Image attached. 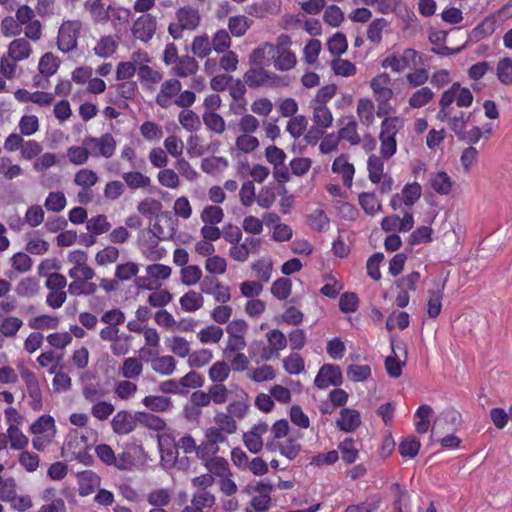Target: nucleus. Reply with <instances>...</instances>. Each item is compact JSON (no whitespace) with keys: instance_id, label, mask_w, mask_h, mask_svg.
Here are the masks:
<instances>
[{"instance_id":"obj_1","label":"nucleus","mask_w":512,"mask_h":512,"mask_svg":"<svg viewBox=\"0 0 512 512\" xmlns=\"http://www.w3.org/2000/svg\"><path fill=\"white\" fill-rule=\"evenodd\" d=\"M81 24L77 21L64 22L58 32L57 46L64 53L74 50L80 33Z\"/></svg>"},{"instance_id":"obj_2","label":"nucleus","mask_w":512,"mask_h":512,"mask_svg":"<svg viewBox=\"0 0 512 512\" xmlns=\"http://www.w3.org/2000/svg\"><path fill=\"white\" fill-rule=\"evenodd\" d=\"M83 145L88 147L90 154L94 157L101 155L105 158H110L115 152L116 141L110 133H106L99 138H85Z\"/></svg>"},{"instance_id":"obj_3","label":"nucleus","mask_w":512,"mask_h":512,"mask_svg":"<svg viewBox=\"0 0 512 512\" xmlns=\"http://www.w3.org/2000/svg\"><path fill=\"white\" fill-rule=\"evenodd\" d=\"M343 383L342 371L338 365L324 364L315 377L314 384L319 389L328 385L340 386Z\"/></svg>"},{"instance_id":"obj_4","label":"nucleus","mask_w":512,"mask_h":512,"mask_svg":"<svg viewBox=\"0 0 512 512\" xmlns=\"http://www.w3.org/2000/svg\"><path fill=\"white\" fill-rule=\"evenodd\" d=\"M156 31V18L151 14L140 16L132 27V33L143 42L149 41Z\"/></svg>"},{"instance_id":"obj_5","label":"nucleus","mask_w":512,"mask_h":512,"mask_svg":"<svg viewBox=\"0 0 512 512\" xmlns=\"http://www.w3.org/2000/svg\"><path fill=\"white\" fill-rule=\"evenodd\" d=\"M158 446L161 453V462L165 466L172 467L179 455L174 437L171 434L159 435Z\"/></svg>"},{"instance_id":"obj_6","label":"nucleus","mask_w":512,"mask_h":512,"mask_svg":"<svg viewBox=\"0 0 512 512\" xmlns=\"http://www.w3.org/2000/svg\"><path fill=\"white\" fill-rule=\"evenodd\" d=\"M265 47L269 48V53H271L272 58H275L274 66L277 70L287 71L295 66L296 56L290 50L284 48L280 49L271 44H266Z\"/></svg>"},{"instance_id":"obj_7","label":"nucleus","mask_w":512,"mask_h":512,"mask_svg":"<svg viewBox=\"0 0 512 512\" xmlns=\"http://www.w3.org/2000/svg\"><path fill=\"white\" fill-rule=\"evenodd\" d=\"M182 88L178 79H169L162 83L160 92L156 96V103L162 108H168L171 105V98L180 93Z\"/></svg>"},{"instance_id":"obj_8","label":"nucleus","mask_w":512,"mask_h":512,"mask_svg":"<svg viewBox=\"0 0 512 512\" xmlns=\"http://www.w3.org/2000/svg\"><path fill=\"white\" fill-rule=\"evenodd\" d=\"M136 414L131 415L126 410L119 411L111 421L113 431L118 435L128 434L136 427Z\"/></svg>"},{"instance_id":"obj_9","label":"nucleus","mask_w":512,"mask_h":512,"mask_svg":"<svg viewBox=\"0 0 512 512\" xmlns=\"http://www.w3.org/2000/svg\"><path fill=\"white\" fill-rule=\"evenodd\" d=\"M336 423L341 431L353 432L361 424L360 413L354 409L344 408L341 410L340 418Z\"/></svg>"},{"instance_id":"obj_10","label":"nucleus","mask_w":512,"mask_h":512,"mask_svg":"<svg viewBox=\"0 0 512 512\" xmlns=\"http://www.w3.org/2000/svg\"><path fill=\"white\" fill-rule=\"evenodd\" d=\"M178 22L186 30H194L200 23V14L198 9L192 6H184L176 11Z\"/></svg>"},{"instance_id":"obj_11","label":"nucleus","mask_w":512,"mask_h":512,"mask_svg":"<svg viewBox=\"0 0 512 512\" xmlns=\"http://www.w3.org/2000/svg\"><path fill=\"white\" fill-rule=\"evenodd\" d=\"M461 415L453 409H448L438 416L432 426V433H442L446 430V426L449 425L450 429H454L460 422Z\"/></svg>"},{"instance_id":"obj_12","label":"nucleus","mask_w":512,"mask_h":512,"mask_svg":"<svg viewBox=\"0 0 512 512\" xmlns=\"http://www.w3.org/2000/svg\"><path fill=\"white\" fill-rule=\"evenodd\" d=\"M199 65L194 57L185 55L179 57L175 62V66L172 67L171 73L175 76L186 78L190 75H194L198 71Z\"/></svg>"},{"instance_id":"obj_13","label":"nucleus","mask_w":512,"mask_h":512,"mask_svg":"<svg viewBox=\"0 0 512 512\" xmlns=\"http://www.w3.org/2000/svg\"><path fill=\"white\" fill-rule=\"evenodd\" d=\"M447 278L443 281L442 285H436V290H429L428 291V301H427V314L430 318H436L442 308V299H443V290L445 288Z\"/></svg>"},{"instance_id":"obj_14","label":"nucleus","mask_w":512,"mask_h":512,"mask_svg":"<svg viewBox=\"0 0 512 512\" xmlns=\"http://www.w3.org/2000/svg\"><path fill=\"white\" fill-rule=\"evenodd\" d=\"M429 184L436 193L448 195L452 191L454 182L446 172L439 171L430 175Z\"/></svg>"},{"instance_id":"obj_15","label":"nucleus","mask_w":512,"mask_h":512,"mask_svg":"<svg viewBox=\"0 0 512 512\" xmlns=\"http://www.w3.org/2000/svg\"><path fill=\"white\" fill-rule=\"evenodd\" d=\"M391 348H392V351H393V355H390L388 357H386L385 359V369L387 371V374L392 377V378H399L402 374V367L405 366L406 364V358H407V349H406V346L404 345L403 347V350H404V355H405V360L404 361H400L396 352H395V346H394V340L391 339Z\"/></svg>"},{"instance_id":"obj_16","label":"nucleus","mask_w":512,"mask_h":512,"mask_svg":"<svg viewBox=\"0 0 512 512\" xmlns=\"http://www.w3.org/2000/svg\"><path fill=\"white\" fill-rule=\"evenodd\" d=\"M79 494L81 496L90 495L100 483V478L92 471H84L78 474Z\"/></svg>"},{"instance_id":"obj_17","label":"nucleus","mask_w":512,"mask_h":512,"mask_svg":"<svg viewBox=\"0 0 512 512\" xmlns=\"http://www.w3.org/2000/svg\"><path fill=\"white\" fill-rule=\"evenodd\" d=\"M8 54L14 61L28 58L31 54L30 43L24 38L15 39L9 45Z\"/></svg>"},{"instance_id":"obj_18","label":"nucleus","mask_w":512,"mask_h":512,"mask_svg":"<svg viewBox=\"0 0 512 512\" xmlns=\"http://www.w3.org/2000/svg\"><path fill=\"white\" fill-rule=\"evenodd\" d=\"M270 77L271 73L262 67L250 68L245 73L244 80L249 87L256 88L269 81Z\"/></svg>"},{"instance_id":"obj_19","label":"nucleus","mask_w":512,"mask_h":512,"mask_svg":"<svg viewBox=\"0 0 512 512\" xmlns=\"http://www.w3.org/2000/svg\"><path fill=\"white\" fill-rule=\"evenodd\" d=\"M495 29L496 20L494 17H487L472 30L470 38L471 40L478 42L481 39L493 34Z\"/></svg>"},{"instance_id":"obj_20","label":"nucleus","mask_w":512,"mask_h":512,"mask_svg":"<svg viewBox=\"0 0 512 512\" xmlns=\"http://www.w3.org/2000/svg\"><path fill=\"white\" fill-rule=\"evenodd\" d=\"M136 420L138 423L154 431H162L166 427L164 419L147 412H136Z\"/></svg>"},{"instance_id":"obj_21","label":"nucleus","mask_w":512,"mask_h":512,"mask_svg":"<svg viewBox=\"0 0 512 512\" xmlns=\"http://www.w3.org/2000/svg\"><path fill=\"white\" fill-rule=\"evenodd\" d=\"M59 65L60 61L58 57L51 52H47L41 57L38 69L43 76L49 77L56 73Z\"/></svg>"},{"instance_id":"obj_22","label":"nucleus","mask_w":512,"mask_h":512,"mask_svg":"<svg viewBox=\"0 0 512 512\" xmlns=\"http://www.w3.org/2000/svg\"><path fill=\"white\" fill-rule=\"evenodd\" d=\"M142 403L146 408L154 412H164L172 406L171 399L165 396H146Z\"/></svg>"},{"instance_id":"obj_23","label":"nucleus","mask_w":512,"mask_h":512,"mask_svg":"<svg viewBox=\"0 0 512 512\" xmlns=\"http://www.w3.org/2000/svg\"><path fill=\"white\" fill-rule=\"evenodd\" d=\"M152 369L162 375H171L176 368V361L172 356H161L151 360Z\"/></svg>"},{"instance_id":"obj_24","label":"nucleus","mask_w":512,"mask_h":512,"mask_svg":"<svg viewBox=\"0 0 512 512\" xmlns=\"http://www.w3.org/2000/svg\"><path fill=\"white\" fill-rule=\"evenodd\" d=\"M205 466L216 476L225 477L232 475L229 469V464L223 457H212L205 461Z\"/></svg>"},{"instance_id":"obj_25","label":"nucleus","mask_w":512,"mask_h":512,"mask_svg":"<svg viewBox=\"0 0 512 512\" xmlns=\"http://www.w3.org/2000/svg\"><path fill=\"white\" fill-rule=\"evenodd\" d=\"M204 299L195 291H188L180 298V305L187 312H194L203 306Z\"/></svg>"},{"instance_id":"obj_26","label":"nucleus","mask_w":512,"mask_h":512,"mask_svg":"<svg viewBox=\"0 0 512 512\" xmlns=\"http://www.w3.org/2000/svg\"><path fill=\"white\" fill-rule=\"evenodd\" d=\"M86 228L94 235H100L110 230L111 224L106 215L100 214L87 220Z\"/></svg>"},{"instance_id":"obj_27","label":"nucleus","mask_w":512,"mask_h":512,"mask_svg":"<svg viewBox=\"0 0 512 512\" xmlns=\"http://www.w3.org/2000/svg\"><path fill=\"white\" fill-rule=\"evenodd\" d=\"M420 449V441L415 436H408L403 439L399 446L398 451L402 457L414 458Z\"/></svg>"},{"instance_id":"obj_28","label":"nucleus","mask_w":512,"mask_h":512,"mask_svg":"<svg viewBox=\"0 0 512 512\" xmlns=\"http://www.w3.org/2000/svg\"><path fill=\"white\" fill-rule=\"evenodd\" d=\"M143 370V365L139 359L135 357H129L124 360L121 374L123 377L127 379H133L141 375Z\"/></svg>"},{"instance_id":"obj_29","label":"nucleus","mask_w":512,"mask_h":512,"mask_svg":"<svg viewBox=\"0 0 512 512\" xmlns=\"http://www.w3.org/2000/svg\"><path fill=\"white\" fill-rule=\"evenodd\" d=\"M367 165L370 181L374 184L380 183L384 170L383 160L376 155H371L368 159Z\"/></svg>"},{"instance_id":"obj_30","label":"nucleus","mask_w":512,"mask_h":512,"mask_svg":"<svg viewBox=\"0 0 512 512\" xmlns=\"http://www.w3.org/2000/svg\"><path fill=\"white\" fill-rule=\"evenodd\" d=\"M329 52L334 56H341L346 52L348 48V43L346 40V36L341 33H335L327 42Z\"/></svg>"},{"instance_id":"obj_31","label":"nucleus","mask_w":512,"mask_h":512,"mask_svg":"<svg viewBox=\"0 0 512 512\" xmlns=\"http://www.w3.org/2000/svg\"><path fill=\"white\" fill-rule=\"evenodd\" d=\"M117 48V43L112 36H103L94 47V53L102 58L111 56Z\"/></svg>"},{"instance_id":"obj_32","label":"nucleus","mask_w":512,"mask_h":512,"mask_svg":"<svg viewBox=\"0 0 512 512\" xmlns=\"http://www.w3.org/2000/svg\"><path fill=\"white\" fill-rule=\"evenodd\" d=\"M161 210L162 203L153 198H145L137 206V211L146 217H157Z\"/></svg>"},{"instance_id":"obj_33","label":"nucleus","mask_w":512,"mask_h":512,"mask_svg":"<svg viewBox=\"0 0 512 512\" xmlns=\"http://www.w3.org/2000/svg\"><path fill=\"white\" fill-rule=\"evenodd\" d=\"M252 20L246 16L230 17L228 27L232 35L236 37L243 36L250 27Z\"/></svg>"},{"instance_id":"obj_34","label":"nucleus","mask_w":512,"mask_h":512,"mask_svg":"<svg viewBox=\"0 0 512 512\" xmlns=\"http://www.w3.org/2000/svg\"><path fill=\"white\" fill-rule=\"evenodd\" d=\"M292 282L290 279L282 277L278 278L271 287V293L279 300H285L291 294Z\"/></svg>"},{"instance_id":"obj_35","label":"nucleus","mask_w":512,"mask_h":512,"mask_svg":"<svg viewBox=\"0 0 512 512\" xmlns=\"http://www.w3.org/2000/svg\"><path fill=\"white\" fill-rule=\"evenodd\" d=\"M39 290V282L34 277H27L21 280L17 287L16 293L22 297H31L38 293Z\"/></svg>"},{"instance_id":"obj_36","label":"nucleus","mask_w":512,"mask_h":512,"mask_svg":"<svg viewBox=\"0 0 512 512\" xmlns=\"http://www.w3.org/2000/svg\"><path fill=\"white\" fill-rule=\"evenodd\" d=\"M388 25L384 18L374 19L368 26L367 38L374 44H379L382 39V31Z\"/></svg>"},{"instance_id":"obj_37","label":"nucleus","mask_w":512,"mask_h":512,"mask_svg":"<svg viewBox=\"0 0 512 512\" xmlns=\"http://www.w3.org/2000/svg\"><path fill=\"white\" fill-rule=\"evenodd\" d=\"M434 93L429 87H423L412 94L409 105L413 108H421L433 99Z\"/></svg>"},{"instance_id":"obj_38","label":"nucleus","mask_w":512,"mask_h":512,"mask_svg":"<svg viewBox=\"0 0 512 512\" xmlns=\"http://www.w3.org/2000/svg\"><path fill=\"white\" fill-rule=\"evenodd\" d=\"M422 187L419 183L414 182L406 184L402 189L403 202L406 206L414 205L421 197Z\"/></svg>"},{"instance_id":"obj_39","label":"nucleus","mask_w":512,"mask_h":512,"mask_svg":"<svg viewBox=\"0 0 512 512\" xmlns=\"http://www.w3.org/2000/svg\"><path fill=\"white\" fill-rule=\"evenodd\" d=\"M498 80L504 85L512 84V60L505 57L499 60L497 64Z\"/></svg>"},{"instance_id":"obj_40","label":"nucleus","mask_w":512,"mask_h":512,"mask_svg":"<svg viewBox=\"0 0 512 512\" xmlns=\"http://www.w3.org/2000/svg\"><path fill=\"white\" fill-rule=\"evenodd\" d=\"M122 178L131 189L145 188L150 184V178L141 172H127Z\"/></svg>"},{"instance_id":"obj_41","label":"nucleus","mask_w":512,"mask_h":512,"mask_svg":"<svg viewBox=\"0 0 512 512\" xmlns=\"http://www.w3.org/2000/svg\"><path fill=\"white\" fill-rule=\"evenodd\" d=\"M267 340L270 344V348L275 351V357L279 356V351L283 350L287 346V338L283 332L278 329H273L267 333Z\"/></svg>"},{"instance_id":"obj_42","label":"nucleus","mask_w":512,"mask_h":512,"mask_svg":"<svg viewBox=\"0 0 512 512\" xmlns=\"http://www.w3.org/2000/svg\"><path fill=\"white\" fill-rule=\"evenodd\" d=\"M179 122L188 131H197L201 126L199 116L192 110L181 111Z\"/></svg>"},{"instance_id":"obj_43","label":"nucleus","mask_w":512,"mask_h":512,"mask_svg":"<svg viewBox=\"0 0 512 512\" xmlns=\"http://www.w3.org/2000/svg\"><path fill=\"white\" fill-rule=\"evenodd\" d=\"M313 121L316 123V126L323 129L328 128L333 121L332 113L324 105L316 106L313 111Z\"/></svg>"},{"instance_id":"obj_44","label":"nucleus","mask_w":512,"mask_h":512,"mask_svg":"<svg viewBox=\"0 0 512 512\" xmlns=\"http://www.w3.org/2000/svg\"><path fill=\"white\" fill-rule=\"evenodd\" d=\"M90 151L87 146H72L67 150L69 161L75 165L85 164L89 158Z\"/></svg>"},{"instance_id":"obj_45","label":"nucleus","mask_w":512,"mask_h":512,"mask_svg":"<svg viewBox=\"0 0 512 512\" xmlns=\"http://www.w3.org/2000/svg\"><path fill=\"white\" fill-rule=\"evenodd\" d=\"M347 377L354 381H365L371 376V368L368 365H349L346 370Z\"/></svg>"},{"instance_id":"obj_46","label":"nucleus","mask_w":512,"mask_h":512,"mask_svg":"<svg viewBox=\"0 0 512 512\" xmlns=\"http://www.w3.org/2000/svg\"><path fill=\"white\" fill-rule=\"evenodd\" d=\"M230 373V367L224 361L214 363L209 369V377L215 383H221L226 380Z\"/></svg>"},{"instance_id":"obj_47","label":"nucleus","mask_w":512,"mask_h":512,"mask_svg":"<svg viewBox=\"0 0 512 512\" xmlns=\"http://www.w3.org/2000/svg\"><path fill=\"white\" fill-rule=\"evenodd\" d=\"M224 213L219 206H206L201 213V220L205 224L215 225L223 220Z\"/></svg>"},{"instance_id":"obj_48","label":"nucleus","mask_w":512,"mask_h":512,"mask_svg":"<svg viewBox=\"0 0 512 512\" xmlns=\"http://www.w3.org/2000/svg\"><path fill=\"white\" fill-rule=\"evenodd\" d=\"M8 438L12 449L20 450L28 445V438L15 425L9 426Z\"/></svg>"},{"instance_id":"obj_49","label":"nucleus","mask_w":512,"mask_h":512,"mask_svg":"<svg viewBox=\"0 0 512 512\" xmlns=\"http://www.w3.org/2000/svg\"><path fill=\"white\" fill-rule=\"evenodd\" d=\"M357 114L364 120L366 125H371L374 121V105L369 99H360L357 105Z\"/></svg>"},{"instance_id":"obj_50","label":"nucleus","mask_w":512,"mask_h":512,"mask_svg":"<svg viewBox=\"0 0 512 512\" xmlns=\"http://www.w3.org/2000/svg\"><path fill=\"white\" fill-rule=\"evenodd\" d=\"M203 122L210 130L216 133L221 134L225 131V121L217 113L205 112L203 114Z\"/></svg>"},{"instance_id":"obj_51","label":"nucleus","mask_w":512,"mask_h":512,"mask_svg":"<svg viewBox=\"0 0 512 512\" xmlns=\"http://www.w3.org/2000/svg\"><path fill=\"white\" fill-rule=\"evenodd\" d=\"M284 368L288 374H299L304 370V360L298 353H292L284 359Z\"/></svg>"},{"instance_id":"obj_52","label":"nucleus","mask_w":512,"mask_h":512,"mask_svg":"<svg viewBox=\"0 0 512 512\" xmlns=\"http://www.w3.org/2000/svg\"><path fill=\"white\" fill-rule=\"evenodd\" d=\"M181 281L184 285L191 286L200 281L202 271L197 265L183 267L181 270Z\"/></svg>"},{"instance_id":"obj_53","label":"nucleus","mask_w":512,"mask_h":512,"mask_svg":"<svg viewBox=\"0 0 512 512\" xmlns=\"http://www.w3.org/2000/svg\"><path fill=\"white\" fill-rule=\"evenodd\" d=\"M16 499V482L13 478L1 479L0 500L11 502Z\"/></svg>"},{"instance_id":"obj_54","label":"nucleus","mask_w":512,"mask_h":512,"mask_svg":"<svg viewBox=\"0 0 512 512\" xmlns=\"http://www.w3.org/2000/svg\"><path fill=\"white\" fill-rule=\"evenodd\" d=\"M191 50L200 58L208 56L211 52V45L207 35L196 36L193 40Z\"/></svg>"},{"instance_id":"obj_55","label":"nucleus","mask_w":512,"mask_h":512,"mask_svg":"<svg viewBox=\"0 0 512 512\" xmlns=\"http://www.w3.org/2000/svg\"><path fill=\"white\" fill-rule=\"evenodd\" d=\"M359 204L368 215H374L377 210L381 209V205H377L374 193L363 192L358 197Z\"/></svg>"},{"instance_id":"obj_56","label":"nucleus","mask_w":512,"mask_h":512,"mask_svg":"<svg viewBox=\"0 0 512 512\" xmlns=\"http://www.w3.org/2000/svg\"><path fill=\"white\" fill-rule=\"evenodd\" d=\"M331 67L336 75L344 77L353 76L356 73V67L349 60L335 59L331 62Z\"/></svg>"},{"instance_id":"obj_57","label":"nucleus","mask_w":512,"mask_h":512,"mask_svg":"<svg viewBox=\"0 0 512 512\" xmlns=\"http://www.w3.org/2000/svg\"><path fill=\"white\" fill-rule=\"evenodd\" d=\"M472 113H465L463 111L457 112L455 115H451V119H449V128L453 133L458 135L461 131L466 128L467 122H469Z\"/></svg>"},{"instance_id":"obj_58","label":"nucleus","mask_w":512,"mask_h":512,"mask_svg":"<svg viewBox=\"0 0 512 512\" xmlns=\"http://www.w3.org/2000/svg\"><path fill=\"white\" fill-rule=\"evenodd\" d=\"M359 299L353 292H346L341 295L339 300V308L344 313H353L358 309Z\"/></svg>"},{"instance_id":"obj_59","label":"nucleus","mask_w":512,"mask_h":512,"mask_svg":"<svg viewBox=\"0 0 512 512\" xmlns=\"http://www.w3.org/2000/svg\"><path fill=\"white\" fill-rule=\"evenodd\" d=\"M66 198L63 192H50L45 200V207L53 212H60L65 208Z\"/></svg>"},{"instance_id":"obj_60","label":"nucleus","mask_w":512,"mask_h":512,"mask_svg":"<svg viewBox=\"0 0 512 512\" xmlns=\"http://www.w3.org/2000/svg\"><path fill=\"white\" fill-rule=\"evenodd\" d=\"M384 260V254L381 252H377L369 257L366 263L367 274L375 281L380 280V263Z\"/></svg>"},{"instance_id":"obj_61","label":"nucleus","mask_w":512,"mask_h":512,"mask_svg":"<svg viewBox=\"0 0 512 512\" xmlns=\"http://www.w3.org/2000/svg\"><path fill=\"white\" fill-rule=\"evenodd\" d=\"M353 444L354 441L352 438H346L338 447L342 455V460L347 464L355 462L358 455V450L353 447Z\"/></svg>"},{"instance_id":"obj_62","label":"nucleus","mask_w":512,"mask_h":512,"mask_svg":"<svg viewBox=\"0 0 512 512\" xmlns=\"http://www.w3.org/2000/svg\"><path fill=\"white\" fill-rule=\"evenodd\" d=\"M401 122L399 117L385 118L381 124L379 138H395L399 131L398 124Z\"/></svg>"},{"instance_id":"obj_63","label":"nucleus","mask_w":512,"mask_h":512,"mask_svg":"<svg viewBox=\"0 0 512 512\" xmlns=\"http://www.w3.org/2000/svg\"><path fill=\"white\" fill-rule=\"evenodd\" d=\"M307 127V119L303 115H298L290 119L287 124V131L293 138H299Z\"/></svg>"},{"instance_id":"obj_64","label":"nucleus","mask_w":512,"mask_h":512,"mask_svg":"<svg viewBox=\"0 0 512 512\" xmlns=\"http://www.w3.org/2000/svg\"><path fill=\"white\" fill-rule=\"evenodd\" d=\"M98 180L97 174L88 169H82L75 175L74 182L83 188H90L96 184Z\"/></svg>"}]
</instances>
